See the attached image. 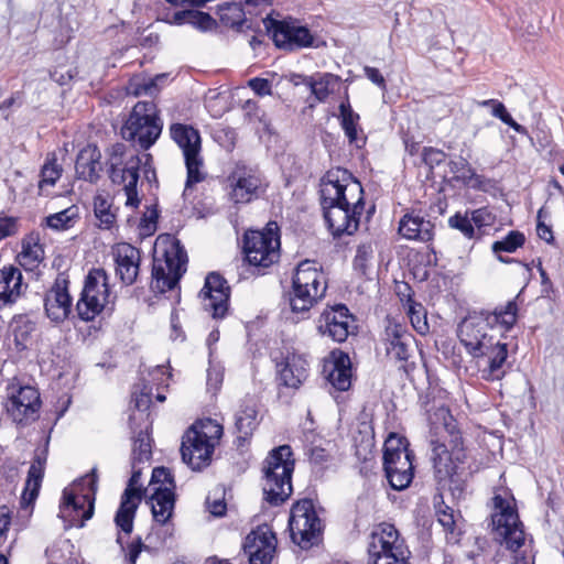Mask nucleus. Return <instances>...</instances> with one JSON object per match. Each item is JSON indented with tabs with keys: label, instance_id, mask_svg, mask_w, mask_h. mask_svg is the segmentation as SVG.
Segmentation results:
<instances>
[{
	"label": "nucleus",
	"instance_id": "nucleus-10",
	"mask_svg": "<svg viewBox=\"0 0 564 564\" xmlns=\"http://www.w3.org/2000/svg\"><path fill=\"white\" fill-rule=\"evenodd\" d=\"M327 290L325 275L310 261L300 263L292 279L290 305L294 313H307Z\"/></svg>",
	"mask_w": 564,
	"mask_h": 564
},
{
	"label": "nucleus",
	"instance_id": "nucleus-41",
	"mask_svg": "<svg viewBox=\"0 0 564 564\" xmlns=\"http://www.w3.org/2000/svg\"><path fill=\"white\" fill-rule=\"evenodd\" d=\"M404 289L409 291L406 300V314L410 318L411 325L420 335H425L430 330L426 310L421 303L413 300L412 290L409 284H405Z\"/></svg>",
	"mask_w": 564,
	"mask_h": 564
},
{
	"label": "nucleus",
	"instance_id": "nucleus-34",
	"mask_svg": "<svg viewBox=\"0 0 564 564\" xmlns=\"http://www.w3.org/2000/svg\"><path fill=\"white\" fill-rule=\"evenodd\" d=\"M152 516L155 522L165 524L172 517L175 506V494L171 487H154L149 497Z\"/></svg>",
	"mask_w": 564,
	"mask_h": 564
},
{
	"label": "nucleus",
	"instance_id": "nucleus-2",
	"mask_svg": "<svg viewBox=\"0 0 564 564\" xmlns=\"http://www.w3.org/2000/svg\"><path fill=\"white\" fill-rule=\"evenodd\" d=\"M324 219L334 238L354 235L365 209L364 188L347 170L328 171L321 181Z\"/></svg>",
	"mask_w": 564,
	"mask_h": 564
},
{
	"label": "nucleus",
	"instance_id": "nucleus-57",
	"mask_svg": "<svg viewBox=\"0 0 564 564\" xmlns=\"http://www.w3.org/2000/svg\"><path fill=\"white\" fill-rule=\"evenodd\" d=\"M414 341L404 340L397 346H387V355L397 361H408L412 355V344Z\"/></svg>",
	"mask_w": 564,
	"mask_h": 564
},
{
	"label": "nucleus",
	"instance_id": "nucleus-42",
	"mask_svg": "<svg viewBox=\"0 0 564 564\" xmlns=\"http://www.w3.org/2000/svg\"><path fill=\"white\" fill-rule=\"evenodd\" d=\"M338 82V77L330 73L316 74L305 78L304 84L310 87L314 97L323 102L333 91V86Z\"/></svg>",
	"mask_w": 564,
	"mask_h": 564
},
{
	"label": "nucleus",
	"instance_id": "nucleus-3",
	"mask_svg": "<svg viewBox=\"0 0 564 564\" xmlns=\"http://www.w3.org/2000/svg\"><path fill=\"white\" fill-rule=\"evenodd\" d=\"M517 312L518 305L512 300L494 312H475L465 317L458 325L457 336L467 354L480 357L484 350L500 340L496 335L497 329H511L517 322Z\"/></svg>",
	"mask_w": 564,
	"mask_h": 564
},
{
	"label": "nucleus",
	"instance_id": "nucleus-36",
	"mask_svg": "<svg viewBox=\"0 0 564 564\" xmlns=\"http://www.w3.org/2000/svg\"><path fill=\"white\" fill-rule=\"evenodd\" d=\"M258 424L259 421L256 404L251 401L242 403L236 413L235 420L237 440L239 442L247 441L252 435Z\"/></svg>",
	"mask_w": 564,
	"mask_h": 564
},
{
	"label": "nucleus",
	"instance_id": "nucleus-21",
	"mask_svg": "<svg viewBox=\"0 0 564 564\" xmlns=\"http://www.w3.org/2000/svg\"><path fill=\"white\" fill-rule=\"evenodd\" d=\"M276 47L295 51L313 45L314 36L311 31L293 20H272L268 28Z\"/></svg>",
	"mask_w": 564,
	"mask_h": 564
},
{
	"label": "nucleus",
	"instance_id": "nucleus-59",
	"mask_svg": "<svg viewBox=\"0 0 564 564\" xmlns=\"http://www.w3.org/2000/svg\"><path fill=\"white\" fill-rule=\"evenodd\" d=\"M467 173H468V175H465V174L458 175L457 180L462 181L465 185L470 186L474 189H478V191L486 189V185H487L488 181L484 176L478 175L474 171V169H467Z\"/></svg>",
	"mask_w": 564,
	"mask_h": 564
},
{
	"label": "nucleus",
	"instance_id": "nucleus-62",
	"mask_svg": "<svg viewBox=\"0 0 564 564\" xmlns=\"http://www.w3.org/2000/svg\"><path fill=\"white\" fill-rule=\"evenodd\" d=\"M248 87L260 97L272 95V83L267 78L253 77L248 80Z\"/></svg>",
	"mask_w": 564,
	"mask_h": 564
},
{
	"label": "nucleus",
	"instance_id": "nucleus-45",
	"mask_svg": "<svg viewBox=\"0 0 564 564\" xmlns=\"http://www.w3.org/2000/svg\"><path fill=\"white\" fill-rule=\"evenodd\" d=\"M78 218V210L75 206L62 212L52 214L45 218L46 226L54 230H67L74 226Z\"/></svg>",
	"mask_w": 564,
	"mask_h": 564
},
{
	"label": "nucleus",
	"instance_id": "nucleus-12",
	"mask_svg": "<svg viewBox=\"0 0 564 564\" xmlns=\"http://www.w3.org/2000/svg\"><path fill=\"white\" fill-rule=\"evenodd\" d=\"M140 164L139 155L128 154L123 143H116L110 148L108 175L112 184L123 186L127 207L137 208L140 204L137 191Z\"/></svg>",
	"mask_w": 564,
	"mask_h": 564
},
{
	"label": "nucleus",
	"instance_id": "nucleus-20",
	"mask_svg": "<svg viewBox=\"0 0 564 564\" xmlns=\"http://www.w3.org/2000/svg\"><path fill=\"white\" fill-rule=\"evenodd\" d=\"M355 328V317L344 304L326 307L317 319V330L334 341L343 343Z\"/></svg>",
	"mask_w": 564,
	"mask_h": 564
},
{
	"label": "nucleus",
	"instance_id": "nucleus-60",
	"mask_svg": "<svg viewBox=\"0 0 564 564\" xmlns=\"http://www.w3.org/2000/svg\"><path fill=\"white\" fill-rule=\"evenodd\" d=\"M19 231L17 217L0 215V240L14 236Z\"/></svg>",
	"mask_w": 564,
	"mask_h": 564
},
{
	"label": "nucleus",
	"instance_id": "nucleus-33",
	"mask_svg": "<svg viewBox=\"0 0 564 564\" xmlns=\"http://www.w3.org/2000/svg\"><path fill=\"white\" fill-rule=\"evenodd\" d=\"M47 460V447L36 449L33 462L29 468L28 478L25 480L22 500L32 503L39 496L41 484L44 477L45 465Z\"/></svg>",
	"mask_w": 564,
	"mask_h": 564
},
{
	"label": "nucleus",
	"instance_id": "nucleus-49",
	"mask_svg": "<svg viewBox=\"0 0 564 564\" xmlns=\"http://www.w3.org/2000/svg\"><path fill=\"white\" fill-rule=\"evenodd\" d=\"M404 340L414 341L413 335L400 323L389 319L384 329V345L397 346Z\"/></svg>",
	"mask_w": 564,
	"mask_h": 564
},
{
	"label": "nucleus",
	"instance_id": "nucleus-38",
	"mask_svg": "<svg viewBox=\"0 0 564 564\" xmlns=\"http://www.w3.org/2000/svg\"><path fill=\"white\" fill-rule=\"evenodd\" d=\"M117 208L113 206L112 198L101 192L94 196V214L98 220L100 229H111L117 221Z\"/></svg>",
	"mask_w": 564,
	"mask_h": 564
},
{
	"label": "nucleus",
	"instance_id": "nucleus-58",
	"mask_svg": "<svg viewBox=\"0 0 564 564\" xmlns=\"http://www.w3.org/2000/svg\"><path fill=\"white\" fill-rule=\"evenodd\" d=\"M215 23V20L208 13L197 10H191L189 25L200 31H208L213 29Z\"/></svg>",
	"mask_w": 564,
	"mask_h": 564
},
{
	"label": "nucleus",
	"instance_id": "nucleus-4",
	"mask_svg": "<svg viewBox=\"0 0 564 564\" xmlns=\"http://www.w3.org/2000/svg\"><path fill=\"white\" fill-rule=\"evenodd\" d=\"M187 253L180 240L170 235L158 237L154 245L151 289L164 293L178 285L186 272Z\"/></svg>",
	"mask_w": 564,
	"mask_h": 564
},
{
	"label": "nucleus",
	"instance_id": "nucleus-13",
	"mask_svg": "<svg viewBox=\"0 0 564 564\" xmlns=\"http://www.w3.org/2000/svg\"><path fill=\"white\" fill-rule=\"evenodd\" d=\"M368 564H410L409 551L391 523H380L368 538Z\"/></svg>",
	"mask_w": 564,
	"mask_h": 564
},
{
	"label": "nucleus",
	"instance_id": "nucleus-17",
	"mask_svg": "<svg viewBox=\"0 0 564 564\" xmlns=\"http://www.w3.org/2000/svg\"><path fill=\"white\" fill-rule=\"evenodd\" d=\"M496 512L492 514V525L507 549L517 552L524 543V531L516 509L500 495L494 497Z\"/></svg>",
	"mask_w": 564,
	"mask_h": 564
},
{
	"label": "nucleus",
	"instance_id": "nucleus-56",
	"mask_svg": "<svg viewBox=\"0 0 564 564\" xmlns=\"http://www.w3.org/2000/svg\"><path fill=\"white\" fill-rule=\"evenodd\" d=\"M469 216L474 228L477 227L478 229L489 227L494 225L496 220L495 215L487 207L474 209L469 213Z\"/></svg>",
	"mask_w": 564,
	"mask_h": 564
},
{
	"label": "nucleus",
	"instance_id": "nucleus-54",
	"mask_svg": "<svg viewBox=\"0 0 564 564\" xmlns=\"http://www.w3.org/2000/svg\"><path fill=\"white\" fill-rule=\"evenodd\" d=\"M224 380V367L220 364H213L209 361V368L207 369L206 386L207 390L213 394H216L223 384Z\"/></svg>",
	"mask_w": 564,
	"mask_h": 564
},
{
	"label": "nucleus",
	"instance_id": "nucleus-27",
	"mask_svg": "<svg viewBox=\"0 0 564 564\" xmlns=\"http://www.w3.org/2000/svg\"><path fill=\"white\" fill-rule=\"evenodd\" d=\"M214 444L196 436L195 432H186L181 446L182 459L193 470H202L212 462Z\"/></svg>",
	"mask_w": 564,
	"mask_h": 564
},
{
	"label": "nucleus",
	"instance_id": "nucleus-40",
	"mask_svg": "<svg viewBox=\"0 0 564 564\" xmlns=\"http://www.w3.org/2000/svg\"><path fill=\"white\" fill-rule=\"evenodd\" d=\"M218 15L220 22L225 26L236 29L238 31L248 23L246 11L241 2H224L218 6Z\"/></svg>",
	"mask_w": 564,
	"mask_h": 564
},
{
	"label": "nucleus",
	"instance_id": "nucleus-48",
	"mask_svg": "<svg viewBox=\"0 0 564 564\" xmlns=\"http://www.w3.org/2000/svg\"><path fill=\"white\" fill-rule=\"evenodd\" d=\"M63 169L57 163L55 154H48L41 169V180L39 182L40 188L44 186H53L59 180Z\"/></svg>",
	"mask_w": 564,
	"mask_h": 564
},
{
	"label": "nucleus",
	"instance_id": "nucleus-16",
	"mask_svg": "<svg viewBox=\"0 0 564 564\" xmlns=\"http://www.w3.org/2000/svg\"><path fill=\"white\" fill-rule=\"evenodd\" d=\"M289 530L292 541L301 549H310L317 542L321 520L311 499H302L293 505Z\"/></svg>",
	"mask_w": 564,
	"mask_h": 564
},
{
	"label": "nucleus",
	"instance_id": "nucleus-28",
	"mask_svg": "<svg viewBox=\"0 0 564 564\" xmlns=\"http://www.w3.org/2000/svg\"><path fill=\"white\" fill-rule=\"evenodd\" d=\"M280 380L285 387L297 389L308 376V362L304 355L288 351L280 362H276Z\"/></svg>",
	"mask_w": 564,
	"mask_h": 564
},
{
	"label": "nucleus",
	"instance_id": "nucleus-37",
	"mask_svg": "<svg viewBox=\"0 0 564 564\" xmlns=\"http://www.w3.org/2000/svg\"><path fill=\"white\" fill-rule=\"evenodd\" d=\"M10 329L13 335L15 347L24 350L32 340L36 330V323L28 314L14 315L10 322Z\"/></svg>",
	"mask_w": 564,
	"mask_h": 564
},
{
	"label": "nucleus",
	"instance_id": "nucleus-22",
	"mask_svg": "<svg viewBox=\"0 0 564 564\" xmlns=\"http://www.w3.org/2000/svg\"><path fill=\"white\" fill-rule=\"evenodd\" d=\"M229 296L230 288L227 281L219 273H209L199 292L204 311L210 313L214 318L225 317L228 311Z\"/></svg>",
	"mask_w": 564,
	"mask_h": 564
},
{
	"label": "nucleus",
	"instance_id": "nucleus-29",
	"mask_svg": "<svg viewBox=\"0 0 564 564\" xmlns=\"http://www.w3.org/2000/svg\"><path fill=\"white\" fill-rule=\"evenodd\" d=\"M398 231L404 239L427 242L434 236V224L420 212L411 210L401 217Z\"/></svg>",
	"mask_w": 564,
	"mask_h": 564
},
{
	"label": "nucleus",
	"instance_id": "nucleus-35",
	"mask_svg": "<svg viewBox=\"0 0 564 564\" xmlns=\"http://www.w3.org/2000/svg\"><path fill=\"white\" fill-rule=\"evenodd\" d=\"M45 258L43 246L39 235L30 234L22 240V250L18 254L19 264L26 271L39 268Z\"/></svg>",
	"mask_w": 564,
	"mask_h": 564
},
{
	"label": "nucleus",
	"instance_id": "nucleus-43",
	"mask_svg": "<svg viewBox=\"0 0 564 564\" xmlns=\"http://www.w3.org/2000/svg\"><path fill=\"white\" fill-rule=\"evenodd\" d=\"M525 242V236L523 232L518 230H511L501 240L492 243V251L498 256L501 262L509 263L510 261L499 256L500 252L512 253L521 248Z\"/></svg>",
	"mask_w": 564,
	"mask_h": 564
},
{
	"label": "nucleus",
	"instance_id": "nucleus-18",
	"mask_svg": "<svg viewBox=\"0 0 564 564\" xmlns=\"http://www.w3.org/2000/svg\"><path fill=\"white\" fill-rule=\"evenodd\" d=\"M231 191L230 200L238 204H248L257 199L264 192L267 184L262 174L251 166L237 163L228 176Z\"/></svg>",
	"mask_w": 564,
	"mask_h": 564
},
{
	"label": "nucleus",
	"instance_id": "nucleus-14",
	"mask_svg": "<svg viewBox=\"0 0 564 564\" xmlns=\"http://www.w3.org/2000/svg\"><path fill=\"white\" fill-rule=\"evenodd\" d=\"M275 223H269L263 230H249L243 237V252L250 265L265 269L280 258V236Z\"/></svg>",
	"mask_w": 564,
	"mask_h": 564
},
{
	"label": "nucleus",
	"instance_id": "nucleus-30",
	"mask_svg": "<svg viewBox=\"0 0 564 564\" xmlns=\"http://www.w3.org/2000/svg\"><path fill=\"white\" fill-rule=\"evenodd\" d=\"M327 380L337 391H347L351 386L352 369L348 354L337 350L332 352V360L325 366Z\"/></svg>",
	"mask_w": 564,
	"mask_h": 564
},
{
	"label": "nucleus",
	"instance_id": "nucleus-51",
	"mask_svg": "<svg viewBox=\"0 0 564 564\" xmlns=\"http://www.w3.org/2000/svg\"><path fill=\"white\" fill-rule=\"evenodd\" d=\"M550 216V213L541 207L536 215V235L540 239L544 240L547 245H555V238L553 235L552 227L545 224V218Z\"/></svg>",
	"mask_w": 564,
	"mask_h": 564
},
{
	"label": "nucleus",
	"instance_id": "nucleus-63",
	"mask_svg": "<svg viewBox=\"0 0 564 564\" xmlns=\"http://www.w3.org/2000/svg\"><path fill=\"white\" fill-rule=\"evenodd\" d=\"M371 256H372V249L370 246H366V245L359 246L357 249L355 259H354L355 269L365 272V270L367 268V262L369 261Z\"/></svg>",
	"mask_w": 564,
	"mask_h": 564
},
{
	"label": "nucleus",
	"instance_id": "nucleus-5",
	"mask_svg": "<svg viewBox=\"0 0 564 564\" xmlns=\"http://www.w3.org/2000/svg\"><path fill=\"white\" fill-rule=\"evenodd\" d=\"M289 445L272 449L263 462V495L271 506H280L292 495L294 459Z\"/></svg>",
	"mask_w": 564,
	"mask_h": 564
},
{
	"label": "nucleus",
	"instance_id": "nucleus-31",
	"mask_svg": "<svg viewBox=\"0 0 564 564\" xmlns=\"http://www.w3.org/2000/svg\"><path fill=\"white\" fill-rule=\"evenodd\" d=\"M23 275L19 268L13 265L0 269V310L13 305L22 295Z\"/></svg>",
	"mask_w": 564,
	"mask_h": 564
},
{
	"label": "nucleus",
	"instance_id": "nucleus-26",
	"mask_svg": "<svg viewBox=\"0 0 564 564\" xmlns=\"http://www.w3.org/2000/svg\"><path fill=\"white\" fill-rule=\"evenodd\" d=\"M116 264V275L122 284L132 285L138 278L141 262V251L130 243L121 242L112 250Z\"/></svg>",
	"mask_w": 564,
	"mask_h": 564
},
{
	"label": "nucleus",
	"instance_id": "nucleus-24",
	"mask_svg": "<svg viewBox=\"0 0 564 564\" xmlns=\"http://www.w3.org/2000/svg\"><path fill=\"white\" fill-rule=\"evenodd\" d=\"M68 284L67 276L64 273H59L53 286L45 293V314L53 323L64 322L72 312L73 301L68 292Z\"/></svg>",
	"mask_w": 564,
	"mask_h": 564
},
{
	"label": "nucleus",
	"instance_id": "nucleus-55",
	"mask_svg": "<svg viewBox=\"0 0 564 564\" xmlns=\"http://www.w3.org/2000/svg\"><path fill=\"white\" fill-rule=\"evenodd\" d=\"M154 487H171L175 489V484L170 469L165 467H155L152 471L150 489L154 492Z\"/></svg>",
	"mask_w": 564,
	"mask_h": 564
},
{
	"label": "nucleus",
	"instance_id": "nucleus-47",
	"mask_svg": "<svg viewBox=\"0 0 564 564\" xmlns=\"http://www.w3.org/2000/svg\"><path fill=\"white\" fill-rule=\"evenodd\" d=\"M152 457V448H151V438L148 432V426L145 431L140 430L134 437L133 448H132V460L138 463H148Z\"/></svg>",
	"mask_w": 564,
	"mask_h": 564
},
{
	"label": "nucleus",
	"instance_id": "nucleus-32",
	"mask_svg": "<svg viewBox=\"0 0 564 564\" xmlns=\"http://www.w3.org/2000/svg\"><path fill=\"white\" fill-rule=\"evenodd\" d=\"M101 153L95 144H88L77 154L75 170L77 177L89 183H96L100 177L102 165Z\"/></svg>",
	"mask_w": 564,
	"mask_h": 564
},
{
	"label": "nucleus",
	"instance_id": "nucleus-64",
	"mask_svg": "<svg viewBox=\"0 0 564 564\" xmlns=\"http://www.w3.org/2000/svg\"><path fill=\"white\" fill-rule=\"evenodd\" d=\"M206 505H207L208 511L214 517L225 516L226 510H227V505L223 498H216V499L212 500L210 496H208L206 499Z\"/></svg>",
	"mask_w": 564,
	"mask_h": 564
},
{
	"label": "nucleus",
	"instance_id": "nucleus-15",
	"mask_svg": "<svg viewBox=\"0 0 564 564\" xmlns=\"http://www.w3.org/2000/svg\"><path fill=\"white\" fill-rule=\"evenodd\" d=\"M8 416L20 426H26L39 416L41 408L40 392L32 386L22 384L12 379L6 388L3 403Z\"/></svg>",
	"mask_w": 564,
	"mask_h": 564
},
{
	"label": "nucleus",
	"instance_id": "nucleus-11",
	"mask_svg": "<svg viewBox=\"0 0 564 564\" xmlns=\"http://www.w3.org/2000/svg\"><path fill=\"white\" fill-rule=\"evenodd\" d=\"M161 132L162 123L153 101L137 102L121 128L122 138L134 142L142 150L150 149Z\"/></svg>",
	"mask_w": 564,
	"mask_h": 564
},
{
	"label": "nucleus",
	"instance_id": "nucleus-44",
	"mask_svg": "<svg viewBox=\"0 0 564 564\" xmlns=\"http://www.w3.org/2000/svg\"><path fill=\"white\" fill-rule=\"evenodd\" d=\"M438 522L444 528L447 543L457 544L460 541L462 530L454 516V511L446 507L444 510H438Z\"/></svg>",
	"mask_w": 564,
	"mask_h": 564
},
{
	"label": "nucleus",
	"instance_id": "nucleus-1",
	"mask_svg": "<svg viewBox=\"0 0 564 564\" xmlns=\"http://www.w3.org/2000/svg\"><path fill=\"white\" fill-rule=\"evenodd\" d=\"M429 421L431 458L438 489L448 491L454 499H460L473 474L463 447L462 433L456 420L445 406L430 413Z\"/></svg>",
	"mask_w": 564,
	"mask_h": 564
},
{
	"label": "nucleus",
	"instance_id": "nucleus-19",
	"mask_svg": "<svg viewBox=\"0 0 564 564\" xmlns=\"http://www.w3.org/2000/svg\"><path fill=\"white\" fill-rule=\"evenodd\" d=\"M141 463L132 460V475L124 489L120 506L115 516L116 525L126 534H130L133 530V520L139 503L142 499L141 475L142 470L139 467Z\"/></svg>",
	"mask_w": 564,
	"mask_h": 564
},
{
	"label": "nucleus",
	"instance_id": "nucleus-46",
	"mask_svg": "<svg viewBox=\"0 0 564 564\" xmlns=\"http://www.w3.org/2000/svg\"><path fill=\"white\" fill-rule=\"evenodd\" d=\"M187 432H195L196 436L215 445L223 435V426L215 420L206 419L194 423Z\"/></svg>",
	"mask_w": 564,
	"mask_h": 564
},
{
	"label": "nucleus",
	"instance_id": "nucleus-6",
	"mask_svg": "<svg viewBox=\"0 0 564 564\" xmlns=\"http://www.w3.org/2000/svg\"><path fill=\"white\" fill-rule=\"evenodd\" d=\"M98 488L97 469L76 480L72 488H65L59 505V517L66 528H83L94 514Z\"/></svg>",
	"mask_w": 564,
	"mask_h": 564
},
{
	"label": "nucleus",
	"instance_id": "nucleus-25",
	"mask_svg": "<svg viewBox=\"0 0 564 564\" xmlns=\"http://www.w3.org/2000/svg\"><path fill=\"white\" fill-rule=\"evenodd\" d=\"M478 359V371L480 378L485 381H499L508 373L510 365L508 364V345L498 340L490 348L484 350Z\"/></svg>",
	"mask_w": 564,
	"mask_h": 564
},
{
	"label": "nucleus",
	"instance_id": "nucleus-39",
	"mask_svg": "<svg viewBox=\"0 0 564 564\" xmlns=\"http://www.w3.org/2000/svg\"><path fill=\"white\" fill-rule=\"evenodd\" d=\"M339 119L340 126L345 132L350 144H356L358 148L365 144V139L358 137V122L359 115L355 112L349 101H343L339 105Z\"/></svg>",
	"mask_w": 564,
	"mask_h": 564
},
{
	"label": "nucleus",
	"instance_id": "nucleus-61",
	"mask_svg": "<svg viewBox=\"0 0 564 564\" xmlns=\"http://www.w3.org/2000/svg\"><path fill=\"white\" fill-rule=\"evenodd\" d=\"M167 78L166 74L156 75L154 78H150L143 83L140 87L134 90L135 95H154L159 90V84L165 82Z\"/></svg>",
	"mask_w": 564,
	"mask_h": 564
},
{
	"label": "nucleus",
	"instance_id": "nucleus-52",
	"mask_svg": "<svg viewBox=\"0 0 564 564\" xmlns=\"http://www.w3.org/2000/svg\"><path fill=\"white\" fill-rule=\"evenodd\" d=\"M491 115L498 119H500L503 123L508 124L516 132L527 135L528 130L525 127L521 126L511 117V115L507 111L505 105L501 101H497L491 109Z\"/></svg>",
	"mask_w": 564,
	"mask_h": 564
},
{
	"label": "nucleus",
	"instance_id": "nucleus-50",
	"mask_svg": "<svg viewBox=\"0 0 564 564\" xmlns=\"http://www.w3.org/2000/svg\"><path fill=\"white\" fill-rule=\"evenodd\" d=\"M448 226L458 230L464 237L473 239L475 237V228L473 226L469 213H456L448 218Z\"/></svg>",
	"mask_w": 564,
	"mask_h": 564
},
{
	"label": "nucleus",
	"instance_id": "nucleus-9",
	"mask_svg": "<svg viewBox=\"0 0 564 564\" xmlns=\"http://www.w3.org/2000/svg\"><path fill=\"white\" fill-rule=\"evenodd\" d=\"M414 454L409 442L395 433L389 434L383 444V469L394 490L406 489L414 477Z\"/></svg>",
	"mask_w": 564,
	"mask_h": 564
},
{
	"label": "nucleus",
	"instance_id": "nucleus-53",
	"mask_svg": "<svg viewBox=\"0 0 564 564\" xmlns=\"http://www.w3.org/2000/svg\"><path fill=\"white\" fill-rule=\"evenodd\" d=\"M132 402L134 408L140 412H145L152 402V388L148 384L135 386L132 392Z\"/></svg>",
	"mask_w": 564,
	"mask_h": 564
},
{
	"label": "nucleus",
	"instance_id": "nucleus-8",
	"mask_svg": "<svg viewBox=\"0 0 564 564\" xmlns=\"http://www.w3.org/2000/svg\"><path fill=\"white\" fill-rule=\"evenodd\" d=\"M116 294L110 290L109 274L102 268L88 271L80 297L76 304L78 317L84 322L94 321L104 310H112Z\"/></svg>",
	"mask_w": 564,
	"mask_h": 564
},
{
	"label": "nucleus",
	"instance_id": "nucleus-7",
	"mask_svg": "<svg viewBox=\"0 0 564 564\" xmlns=\"http://www.w3.org/2000/svg\"><path fill=\"white\" fill-rule=\"evenodd\" d=\"M170 135L182 150L184 156L186 182L183 197L187 199L192 194L193 186L205 181L207 176V173L204 171V159L200 154V133L193 126L176 122L170 126Z\"/></svg>",
	"mask_w": 564,
	"mask_h": 564
},
{
	"label": "nucleus",
	"instance_id": "nucleus-23",
	"mask_svg": "<svg viewBox=\"0 0 564 564\" xmlns=\"http://www.w3.org/2000/svg\"><path fill=\"white\" fill-rule=\"evenodd\" d=\"M276 536L268 524L258 525L245 539L243 551L250 564H271L276 550Z\"/></svg>",
	"mask_w": 564,
	"mask_h": 564
}]
</instances>
